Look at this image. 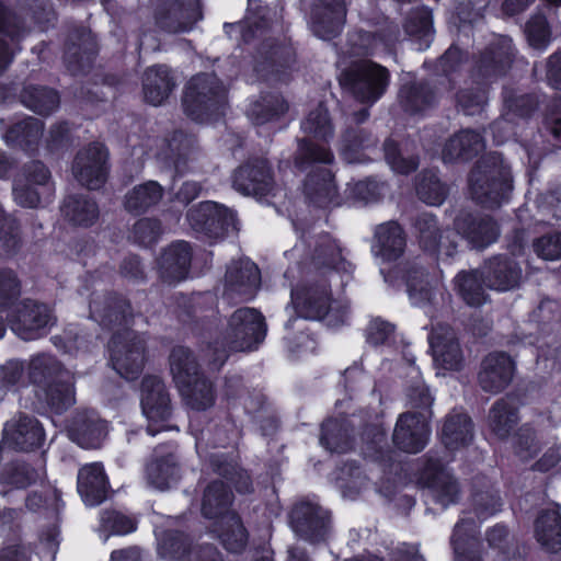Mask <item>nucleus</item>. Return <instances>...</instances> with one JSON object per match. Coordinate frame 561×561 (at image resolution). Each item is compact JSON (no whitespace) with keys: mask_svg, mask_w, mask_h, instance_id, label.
Listing matches in <instances>:
<instances>
[{"mask_svg":"<svg viewBox=\"0 0 561 561\" xmlns=\"http://www.w3.org/2000/svg\"><path fill=\"white\" fill-rule=\"evenodd\" d=\"M141 409L150 423L167 421L171 415L170 397L162 380L146 376L141 382Z\"/></svg>","mask_w":561,"mask_h":561,"instance_id":"nucleus-24","label":"nucleus"},{"mask_svg":"<svg viewBox=\"0 0 561 561\" xmlns=\"http://www.w3.org/2000/svg\"><path fill=\"white\" fill-rule=\"evenodd\" d=\"M435 367L438 370H459L463 365V354L454 330L446 324L436 325L430 335Z\"/></svg>","mask_w":561,"mask_h":561,"instance_id":"nucleus-17","label":"nucleus"},{"mask_svg":"<svg viewBox=\"0 0 561 561\" xmlns=\"http://www.w3.org/2000/svg\"><path fill=\"white\" fill-rule=\"evenodd\" d=\"M233 495L221 481H214L207 485L202 499V514L215 522L225 519L228 514H236L230 510Z\"/></svg>","mask_w":561,"mask_h":561,"instance_id":"nucleus-34","label":"nucleus"},{"mask_svg":"<svg viewBox=\"0 0 561 561\" xmlns=\"http://www.w3.org/2000/svg\"><path fill=\"white\" fill-rule=\"evenodd\" d=\"M129 309L127 301L116 296L98 297L90 302L91 317L108 328L127 323Z\"/></svg>","mask_w":561,"mask_h":561,"instance_id":"nucleus-33","label":"nucleus"},{"mask_svg":"<svg viewBox=\"0 0 561 561\" xmlns=\"http://www.w3.org/2000/svg\"><path fill=\"white\" fill-rule=\"evenodd\" d=\"M260 282V271L253 262L249 260L236 262L226 273L225 296L228 299L251 300L255 296Z\"/></svg>","mask_w":561,"mask_h":561,"instance_id":"nucleus-20","label":"nucleus"},{"mask_svg":"<svg viewBox=\"0 0 561 561\" xmlns=\"http://www.w3.org/2000/svg\"><path fill=\"white\" fill-rule=\"evenodd\" d=\"M214 531L230 552L240 553L247 547L248 531L237 514H228L225 519L215 522Z\"/></svg>","mask_w":561,"mask_h":561,"instance_id":"nucleus-40","label":"nucleus"},{"mask_svg":"<svg viewBox=\"0 0 561 561\" xmlns=\"http://www.w3.org/2000/svg\"><path fill=\"white\" fill-rule=\"evenodd\" d=\"M458 228L468 242L477 249H484L496 241L500 230L490 217H470L458 222Z\"/></svg>","mask_w":561,"mask_h":561,"instance_id":"nucleus-38","label":"nucleus"},{"mask_svg":"<svg viewBox=\"0 0 561 561\" xmlns=\"http://www.w3.org/2000/svg\"><path fill=\"white\" fill-rule=\"evenodd\" d=\"M307 196L319 206L332 203L336 196V188L331 172L319 168L316 173L309 174L305 182Z\"/></svg>","mask_w":561,"mask_h":561,"instance_id":"nucleus-43","label":"nucleus"},{"mask_svg":"<svg viewBox=\"0 0 561 561\" xmlns=\"http://www.w3.org/2000/svg\"><path fill=\"white\" fill-rule=\"evenodd\" d=\"M339 81L356 100L371 105L385 93L389 84V72L385 67L363 59L343 69Z\"/></svg>","mask_w":561,"mask_h":561,"instance_id":"nucleus-3","label":"nucleus"},{"mask_svg":"<svg viewBox=\"0 0 561 561\" xmlns=\"http://www.w3.org/2000/svg\"><path fill=\"white\" fill-rule=\"evenodd\" d=\"M291 305L299 317L320 320L331 310L327 286H310L291 290Z\"/></svg>","mask_w":561,"mask_h":561,"instance_id":"nucleus-26","label":"nucleus"},{"mask_svg":"<svg viewBox=\"0 0 561 561\" xmlns=\"http://www.w3.org/2000/svg\"><path fill=\"white\" fill-rule=\"evenodd\" d=\"M416 194L424 203L437 206L443 204L447 196L446 185L433 171H424L420 174L416 184Z\"/></svg>","mask_w":561,"mask_h":561,"instance_id":"nucleus-54","label":"nucleus"},{"mask_svg":"<svg viewBox=\"0 0 561 561\" xmlns=\"http://www.w3.org/2000/svg\"><path fill=\"white\" fill-rule=\"evenodd\" d=\"M158 553L169 561H222L220 552L211 545H193L179 531H165L158 543Z\"/></svg>","mask_w":561,"mask_h":561,"instance_id":"nucleus-10","label":"nucleus"},{"mask_svg":"<svg viewBox=\"0 0 561 561\" xmlns=\"http://www.w3.org/2000/svg\"><path fill=\"white\" fill-rule=\"evenodd\" d=\"M301 129L317 139L328 140L332 138L334 128L327 107L319 104L314 110L310 111L301 123Z\"/></svg>","mask_w":561,"mask_h":561,"instance_id":"nucleus-55","label":"nucleus"},{"mask_svg":"<svg viewBox=\"0 0 561 561\" xmlns=\"http://www.w3.org/2000/svg\"><path fill=\"white\" fill-rule=\"evenodd\" d=\"M320 443L331 453H345L352 448L350 426L345 420H328L322 424Z\"/></svg>","mask_w":561,"mask_h":561,"instance_id":"nucleus-50","label":"nucleus"},{"mask_svg":"<svg viewBox=\"0 0 561 561\" xmlns=\"http://www.w3.org/2000/svg\"><path fill=\"white\" fill-rule=\"evenodd\" d=\"M312 262L317 267L328 266L335 270H345V261L337 244L329 237L323 236L317 242Z\"/></svg>","mask_w":561,"mask_h":561,"instance_id":"nucleus-57","label":"nucleus"},{"mask_svg":"<svg viewBox=\"0 0 561 561\" xmlns=\"http://www.w3.org/2000/svg\"><path fill=\"white\" fill-rule=\"evenodd\" d=\"M385 159L393 172L409 174L419 167V159L399 148L393 140H386L383 145Z\"/></svg>","mask_w":561,"mask_h":561,"instance_id":"nucleus-58","label":"nucleus"},{"mask_svg":"<svg viewBox=\"0 0 561 561\" xmlns=\"http://www.w3.org/2000/svg\"><path fill=\"white\" fill-rule=\"evenodd\" d=\"M136 520L116 511H105L101 516V526L110 535H126L136 529Z\"/></svg>","mask_w":561,"mask_h":561,"instance_id":"nucleus-62","label":"nucleus"},{"mask_svg":"<svg viewBox=\"0 0 561 561\" xmlns=\"http://www.w3.org/2000/svg\"><path fill=\"white\" fill-rule=\"evenodd\" d=\"M44 440V430L39 422L30 415L20 414L4 424L0 449L31 451Z\"/></svg>","mask_w":561,"mask_h":561,"instance_id":"nucleus-13","label":"nucleus"},{"mask_svg":"<svg viewBox=\"0 0 561 561\" xmlns=\"http://www.w3.org/2000/svg\"><path fill=\"white\" fill-rule=\"evenodd\" d=\"M68 370L53 356L38 354L33 356L28 363V378L41 390L54 378Z\"/></svg>","mask_w":561,"mask_h":561,"instance_id":"nucleus-49","label":"nucleus"},{"mask_svg":"<svg viewBox=\"0 0 561 561\" xmlns=\"http://www.w3.org/2000/svg\"><path fill=\"white\" fill-rule=\"evenodd\" d=\"M162 196V186L156 181H148L129 191L125 195L124 205L130 213H144L158 204Z\"/></svg>","mask_w":561,"mask_h":561,"instance_id":"nucleus-46","label":"nucleus"},{"mask_svg":"<svg viewBox=\"0 0 561 561\" xmlns=\"http://www.w3.org/2000/svg\"><path fill=\"white\" fill-rule=\"evenodd\" d=\"M107 490L108 483L101 463H89L79 470L78 492L87 505L101 504L106 499Z\"/></svg>","mask_w":561,"mask_h":561,"instance_id":"nucleus-29","label":"nucleus"},{"mask_svg":"<svg viewBox=\"0 0 561 561\" xmlns=\"http://www.w3.org/2000/svg\"><path fill=\"white\" fill-rule=\"evenodd\" d=\"M55 321L47 305L30 299L18 305L9 319L11 330L24 341L36 340L44 335Z\"/></svg>","mask_w":561,"mask_h":561,"instance_id":"nucleus-8","label":"nucleus"},{"mask_svg":"<svg viewBox=\"0 0 561 561\" xmlns=\"http://www.w3.org/2000/svg\"><path fill=\"white\" fill-rule=\"evenodd\" d=\"M436 93L426 83L405 84L400 90V101L405 111L417 113L431 106Z\"/></svg>","mask_w":561,"mask_h":561,"instance_id":"nucleus-53","label":"nucleus"},{"mask_svg":"<svg viewBox=\"0 0 561 561\" xmlns=\"http://www.w3.org/2000/svg\"><path fill=\"white\" fill-rule=\"evenodd\" d=\"M427 415L423 412H405L399 415L392 440L394 445L407 453L421 451L430 436Z\"/></svg>","mask_w":561,"mask_h":561,"instance_id":"nucleus-15","label":"nucleus"},{"mask_svg":"<svg viewBox=\"0 0 561 561\" xmlns=\"http://www.w3.org/2000/svg\"><path fill=\"white\" fill-rule=\"evenodd\" d=\"M273 186L271 169L262 159L240 167L233 175V187L243 195H266Z\"/></svg>","mask_w":561,"mask_h":561,"instance_id":"nucleus-21","label":"nucleus"},{"mask_svg":"<svg viewBox=\"0 0 561 561\" xmlns=\"http://www.w3.org/2000/svg\"><path fill=\"white\" fill-rule=\"evenodd\" d=\"M41 391H43L47 404L58 413L76 403L73 375L70 371L61 373L58 378H54Z\"/></svg>","mask_w":561,"mask_h":561,"instance_id":"nucleus-36","label":"nucleus"},{"mask_svg":"<svg viewBox=\"0 0 561 561\" xmlns=\"http://www.w3.org/2000/svg\"><path fill=\"white\" fill-rule=\"evenodd\" d=\"M482 276L485 287L497 291H507L519 286L523 272L515 261L499 255L484 263Z\"/></svg>","mask_w":561,"mask_h":561,"instance_id":"nucleus-23","label":"nucleus"},{"mask_svg":"<svg viewBox=\"0 0 561 561\" xmlns=\"http://www.w3.org/2000/svg\"><path fill=\"white\" fill-rule=\"evenodd\" d=\"M175 88L171 70L163 65L149 67L142 78L145 100L152 105L162 104Z\"/></svg>","mask_w":561,"mask_h":561,"instance_id":"nucleus-31","label":"nucleus"},{"mask_svg":"<svg viewBox=\"0 0 561 561\" xmlns=\"http://www.w3.org/2000/svg\"><path fill=\"white\" fill-rule=\"evenodd\" d=\"M211 465L218 474L230 480L234 484L238 492L249 493L251 491L252 482L244 470L237 468L232 463L221 461L218 456H214L211 458Z\"/></svg>","mask_w":561,"mask_h":561,"instance_id":"nucleus-60","label":"nucleus"},{"mask_svg":"<svg viewBox=\"0 0 561 561\" xmlns=\"http://www.w3.org/2000/svg\"><path fill=\"white\" fill-rule=\"evenodd\" d=\"M407 287L413 305L423 306L434 297V287L422 268H414L407 275Z\"/></svg>","mask_w":561,"mask_h":561,"instance_id":"nucleus-56","label":"nucleus"},{"mask_svg":"<svg viewBox=\"0 0 561 561\" xmlns=\"http://www.w3.org/2000/svg\"><path fill=\"white\" fill-rule=\"evenodd\" d=\"M369 117L367 107L345 116V127L341 135L340 151L347 163H362L371 160L376 150L377 137L360 125Z\"/></svg>","mask_w":561,"mask_h":561,"instance_id":"nucleus-5","label":"nucleus"},{"mask_svg":"<svg viewBox=\"0 0 561 561\" xmlns=\"http://www.w3.org/2000/svg\"><path fill=\"white\" fill-rule=\"evenodd\" d=\"M113 368L125 379H136L145 365V340L134 331L116 333L110 343Z\"/></svg>","mask_w":561,"mask_h":561,"instance_id":"nucleus-6","label":"nucleus"},{"mask_svg":"<svg viewBox=\"0 0 561 561\" xmlns=\"http://www.w3.org/2000/svg\"><path fill=\"white\" fill-rule=\"evenodd\" d=\"M179 478L180 468L173 454L156 458L147 466L148 483L158 490L169 489Z\"/></svg>","mask_w":561,"mask_h":561,"instance_id":"nucleus-44","label":"nucleus"},{"mask_svg":"<svg viewBox=\"0 0 561 561\" xmlns=\"http://www.w3.org/2000/svg\"><path fill=\"white\" fill-rule=\"evenodd\" d=\"M513 58L512 39L506 36L495 38L479 55L471 73L472 83L489 87L507 72Z\"/></svg>","mask_w":561,"mask_h":561,"instance_id":"nucleus-7","label":"nucleus"},{"mask_svg":"<svg viewBox=\"0 0 561 561\" xmlns=\"http://www.w3.org/2000/svg\"><path fill=\"white\" fill-rule=\"evenodd\" d=\"M484 149L480 134L465 129L451 136L444 145L442 159L444 162L469 160Z\"/></svg>","mask_w":561,"mask_h":561,"instance_id":"nucleus-32","label":"nucleus"},{"mask_svg":"<svg viewBox=\"0 0 561 561\" xmlns=\"http://www.w3.org/2000/svg\"><path fill=\"white\" fill-rule=\"evenodd\" d=\"M346 16L344 0H314L311 10V27L322 39L335 37L342 30Z\"/></svg>","mask_w":561,"mask_h":561,"instance_id":"nucleus-19","label":"nucleus"},{"mask_svg":"<svg viewBox=\"0 0 561 561\" xmlns=\"http://www.w3.org/2000/svg\"><path fill=\"white\" fill-rule=\"evenodd\" d=\"M517 422V409L511 399L502 398L492 405L489 426L500 439L507 438Z\"/></svg>","mask_w":561,"mask_h":561,"instance_id":"nucleus-42","label":"nucleus"},{"mask_svg":"<svg viewBox=\"0 0 561 561\" xmlns=\"http://www.w3.org/2000/svg\"><path fill=\"white\" fill-rule=\"evenodd\" d=\"M476 528L477 525L471 518L461 519L455 526L451 542L454 545L457 561H480V558H476L465 552L466 538L473 536Z\"/></svg>","mask_w":561,"mask_h":561,"instance_id":"nucleus-61","label":"nucleus"},{"mask_svg":"<svg viewBox=\"0 0 561 561\" xmlns=\"http://www.w3.org/2000/svg\"><path fill=\"white\" fill-rule=\"evenodd\" d=\"M190 226L209 237H220L234 228V214L214 202H203L187 213Z\"/></svg>","mask_w":561,"mask_h":561,"instance_id":"nucleus-14","label":"nucleus"},{"mask_svg":"<svg viewBox=\"0 0 561 561\" xmlns=\"http://www.w3.org/2000/svg\"><path fill=\"white\" fill-rule=\"evenodd\" d=\"M422 480L433 501L442 507L445 508L459 500L458 483L439 459L428 458L422 472Z\"/></svg>","mask_w":561,"mask_h":561,"instance_id":"nucleus-16","label":"nucleus"},{"mask_svg":"<svg viewBox=\"0 0 561 561\" xmlns=\"http://www.w3.org/2000/svg\"><path fill=\"white\" fill-rule=\"evenodd\" d=\"M538 542L550 552L561 550V515L557 507L542 511L535 524Z\"/></svg>","mask_w":561,"mask_h":561,"instance_id":"nucleus-39","label":"nucleus"},{"mask_svg":"<svg viewBox=\"0 0 561 561\" xmlns=\"http://www.w3.org/2000/svg\"><path fill=\"white\" fill-rule=\"evenodd\" d=\"M64 218L73 226L90 227L100 216L95 201L85 195H71L65 198L61 207Z\"/></svg>","mask_w":561,"mask_h":561,"instance_id":"nucleus-35","label":"nucleus"},{"mask_svg":"<svg viewBox=\"0 0 561 561\" xmlns=\"http://www.w3.org/2000/svg\"><path fill=\"white\" fill-rule=\"evenodd\" d=\"M48 191V188H42L25 179L16 176L13 184V196L14 201L22 207L34 208L41 203V195Z\"/></svg>","mask_w":561,"mask_h":561,"instance_id":"nucleus-63","label":"nucleus"},{"mask_svg":"<svg viewBox=\"0 0 561 561\" xmlns=\"http://www.w3.org/2000/svg\"><path fill=\"white\" fill-rule=\"evenodd\" d=\"M185 403L196 411H204L215 403V392L209 380L202 375L178 387Z\"/></svg>","mask_w":561,"mask_h":561,"instance_id":"nucleus-45","label":"nucleus"},{"mask_svg":"<svg viewBox=\"0 0 561 561\" xmlns=\"http://www.w3.org/2000/svg\"><path fill=\"white\" fill-rule=\"evenodd\" d=\"M473 425L470 417L461 412L450 413L442 428V440L448 449H458L471 443Z\"/></svg>","mask_w":561,"mask_h":561,"instance_id":"nucleus-37","label":"nucleus"},{"mask_svg":"<svg viewBox=\"0 0 561 561\" xmlns=\"http://www.w3.org/2000/svg\"><path fill=\"white\" fill-rule=\"evenodd\" d=\"M69 437L83 448H96L105 436L106 426L94 413H78L69 426Z\"/></svg>","mask_w":561,"mask_h":561,"instance_id":"nucleus-30","label":"nucleus"},{"mask_svg":"<svg viewBox=\"0 0 561 561\" xmlns=\"http://www.w3.org/2000/svg\"><path fill=\"white\" fill-rule=\"evenodd\" d=\"M202 18L198 0H176L161 9L157 24L169 33H183L193 28Z\"/></svg>","mask_w":561,"mask_h":561,"instance_id":"nucleus-22","label":"nucleus"},{"mask_svg":"<svg viewBox=\"0 0 561 561\" xmlns=\"http://www.w3.org/2000/svg\"><path fill=\"white\" fill-rule=\"evenodd\" d=\"M421 248L438 260L450 259L457 252L459 236L453 230H442L435 216L421 214L415 220Z\"/></svg>","mask_w":561,"mask_h":561,"instance_id":"nucleus-9","label":"nucleus"},{"mask_svg":"<svg viewBox=\"0 0 561 561\" xmlns=\"http://www.w3.org/2000/svg\"><path fill=\"white\" fill-rule=\"evenodd\" d=\"M107 151L103 145L93 142L81 149L72 163L76 180L90 190L100 188L107 178Z\"/></svg>","mask_w":561,"mask_h":561,"instance_id":"nucleus-12","label":"nucleus"},{"mask_svg":"<svg viewBox=\"0 0 561 561\" xmlns=\"http://www.w3.org/2000/svg\"><path fill=\"white\" fill-rule=\"evenodd\" d=\"M265 335L266 324L259 310L249 307L237 309L229 317L222 332V348L219 350L218 342L214 345L213 366L220 368L224 365L228 357V350L242 352L257 347Z\"/></svg>","mask_w":561,"mask_h":561,"instance_id":"nucleus-1","label":"nucleus"},{"mask_svg":"<svg viewBox=\"0 0 561 561\" xmlns=\"http://www.w3.org/2000/svg\"><path fill=\"white\" fill-rule=\"evenodd\" d=\"M170 370L176 386L187 385L201 376L199 366L194 354L184 346H176L170 354Z\"/></svg>","mask_w":561,"mask_h":561,"instance_id":"nucleus-47","label":"nucleus"},{"mask_svg":"<svg viewBox=\"0 0 561 561\" xmlns=\"http://www.w3.org/2000/svg\"><path fill=\"white\" fill-rule=\"evenodd\" d=\"M515 363L506 353H490L481 363L478 381L481 389L490 393H499L513 380Z\"/></svg>","mask_w":561,"mask_h":561,"instance_id":"nucleus-18","label":"nucleus"},{"mask_svg":"<svg viewBox=\"0 0 561 561\" xmlns=\"http://www.w3.org/2000/svg\"><path fill=\"white\" fill-rule=\"evenodd\" d=\"M21 101L31 111L47 115L58 107L59 96L53 89L26 85L21 92Z\"/></svg>","mask_w":561,"mask_h":561,"instance_id":"nucleus-51","label":"nucleus"},{"mask_svg":"<svg viewBox=\"0 0 561 561\" xmlns=\"http://www.w3.org/2000/svg\"><path fill=\"white\" fill-rule=\"evenodd\" d=\"M43 128L42 121L26 117L11 126L4 134V139L10 145L33 151L43 136Z\"/></svg>","mask_w":561,"mask_h":561,"instance_id":"nucleus-41","label":"nucleus"},{"mask_svg":"<svg viewBox=\"0 0 561 561\" xmlns=\"http://www.w3.org/2000/svg\"><path fill=\"white\" fill-rule=\"evenodd\" d=\"M407 238L402 228L393 221L376 228L373 253L382 262L398 260L404 252Z\"/></svg>","mask_w":561,"mask_h":561,"instance_id":"nucleus-27","label":"nucleus"},{"mask_svg":"<svg viewBox=\"0 0 561 561\" xmlns=\"http://www.w3.org/2000/svg\"><path fill=\"white\" fill-rule=\"evenodd\" d=\"M290 527L301 539L310 542L324 540L330 527L329 513L318 504L301 501L289 516Z\"/></svg>","mask_w":561,"mask_h":561,"instance_id":"nucleus-11","label":"nucleus"},{"mask_svg":"<svg viewBox=\"0 0 561 561\" xmlns=\"http://www.w3.org/2000/svg\"><path fill=\"white\" fill-rule=\"evenodd\" d=\"M486 85L477 84V88H465L457 95V104L466 115L480 113L486 104Z\"/></svg>","mask_w":561,"mask_h":561,"instance_id":"nucleus-59","label":"nucleus"},{"mask_svg":"<svg viewBox=\"0 0 561 561\" xmlns=\"http://www.w3.org/2000/svg\"><path fill=\"white\" fill-rule=\"evenodd\" d=\"M26 33L24 23L0 0V73L12 62L18 44Z\"/></svg>","mask_w":561,"mask_h":561,"instance_id":"nucleus-25","label":"nucleus"},{"mask_svg":"<svg viewBox=\"0 0 561 561\" xmlns=\"http://www.w3.org/2000/svg\"><path fill=\"white\" fill-rule=\"evenodd\" d=\"M455 285L460 297L469 306H481L488 298L482 270L460 272L455 278Z\"/></svg>","mask_w":561,"mask_h":561,"instance_id":"nucleus-48","label":"nucleus"},{"mask_svg":"<svg viewBox=\"0 0 561 561\" xmlns=\"http://www.w3.org/2000/svg\"><path fill=\"white\" fill-rule=\"evenodd\" d=\"M20 245V233L16 221L8 216H4L0 208V253L11 254Z\"/></svg>","mask_w":561,"mask_h":561,"instance_id":"nucleus-64","label":"nucleus"},{"mask_svg":"<svg viewBox=\"0 0 561 561\" xmlns=\"http://www.w3.org/2000/svg\"><path fill=\"white\" fill-rule=\"evenodd\" d=\"M288 108L286 101L278 94H268L251 104L248 115L256 124H265L283 115Z\"/></svg>","mask_w":561,"mask_h":561,"instance_id":"nucleus-52","label":"nucleus"},{"mask_svg":"<svg viewBox=\"0 0 561 561\" xmlns=\"http://www.w3.org/2000/svg\"><path fill=\"white\" fill-rule=\"evenodd\" d=\"M226 98L227 90L216 75L199 73L185 88L183 107L192 119L203 122L225 105Z\"/></svg>","mask_w":561,"mask_h":561,"instance_id":"nucleus-4","label":"nucleus"},{"mask_svg":"<svg viewBox=\"0 0 561 561\" xmlns=\"http://www.w3.org/2000/svg\"><path fill=\"white\" fill-rule=\"evenodd\" d=\"M512 183L511 169L497 152L479 160L469 175L472 198L485 207L500 206L512 191Z\"/></svg>","mask_w":561,"mask_h":561,"instance_id":"nucleus-2","label":"nucleus"},{"mask_svg":"<svg viewBox=\"0 0 561 561\" xmlns=\"http://www.w3.org/2000/svg\"><path fill=\"white\" fill-rule=\"evenodd\" d=\"M192 261V249L185 241L170 244L160 257L161 277L169 283L186 278Z\"/></svg>","mask_w":561,"mask_h":561,"instance_id":"nucleus-28","label":"nucleus"}]
</instances>
